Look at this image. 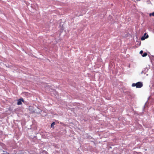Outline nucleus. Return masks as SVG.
<instances>
[{
	"label": "nucleus",
	"mask_w": 154,
	"mask_h": 154,
	"mask_svg": "<svg viewBox=\"0 0 154 154\" xmlns=\"http://www.w3.org/2000/svg\"><path fill=\"white\" fill-rule=\"evenodd\" d=\"M6 149L5 145L2 143H0V154H4L7 152L6 151H4L3 149Z\"/></svg>",
	"instance_id": "obj_1"
},
{
	"label": "nucleus",
	"mask_w": 154,
	"mask_h": 154,
	"mask_svg": "<svg viewBox=\"0 0 154 154\" xmlns=\"http://www.w3.org/2000/svg\"><path fill=\"white\" fill-rule=\"evenodd\" d=\"M143 86V83L141 82H138L136 83H133L132 85V87L136 86L137 88H140Z\"/></svg>",
	"instance_id": "obj_2"
},
{
	"label": "nucleus",
	"mask_w": 154,
	"mask_h": 154,
	"mask_svg": "<svg viewBox=\"0 0 154 154\" xmlns=\"http://www.w3.org/2000/svg\"><path fill=\"white\" fill-rule=\"evenodd\" d=\"M148 37V35H147L146 33H145L144 34L143 36L141 37V39L142 40H143L147 38Z\"/></svg>",
	"instance_id": "obj_3"
},
{
	"label": "nucleus",
	"mask_w": 154,
	"mask_h": 154,
	"mask_svg": "<svg viewBox=\"0 0 154 154\" xmlns=\"http://www.w3.org/2000/svg\"><path fill=\"white\" fill-rule=\"evenodd\" d=\"M22 101H23V99H20L18 100L17 101V104L18 105H21L22 104Z\"/></svg>",
	"instance_id": "obj_4"
},
{
	"label": "nucleus",
	"mask_w": 154,
	"mask_h": 154,
	"mask_svg": "<svg viewBox=\"0 0 154 154\" xmlns=\"http://www.w3.org/2000/svg\"><path fill=\"white\" fill-rule=\"evenodd\" d=\"M55 125V122H53L51 125V127L53 128H54V125Z\"/></svg>",
	"instance_id": "obj_5"
},
{
	"label": "nucleus",
	"mask_w": 154,
	"mask_h": 154,
	"mask_svg": "<svg viewBox=\"0 0 154 154\" xmlns=\"http://www.w3.org/2000/svg\"><path fill=\"white\" fill-rule=\"evenodd\" d=\"M147 55V53H145L142 55V56L143 57H146V56Z\"/></svg>",
	"instance_id": "obj_6"
},
{
	"label": "nucleus",
	"mask_w": 154,
	"mask_h": 154,
	"mask_svg": "<svg viewBox=\"0 0 154 154\" xmlns=\"http://www.w3.org/2000/svg\"><path fill=\"white\" fill-rule=\"evenodd\" d=\"M149 15L150 16H154V12H153L152 13H150L149 14Z\"/></svg>",
	"instance_id": "obj_7"
},
{
	"label": "nucleus",
	"mask_w": 154,
	"mask_h": 154,
	"mask_svg": "<svg viewBox=\"0 0 154 154\" xmlns=\"http://www.w3.org/2000/svg\"><path fill=\"white\" fill-rule=\"evenodd\" d=\"M143 53V51H141L140 52V53L141 54H142Z\"/></svg>",
	"instance_id": "obj_8"
},
{
	"label": "nucleus",
	"mask_w": 154,
	"mask_h": 154,
	"mask_svg": "<svg viewBox=\"0 0 154 154\" xmlns=\"http://www.w3.org/2000/svg\"><path fill=\"white\" fill-rule=\"evenodd\" d=\"M137 0V1H140V0Z\"/></svg>",
	"instance_id": "obj_9"
}]
</instances>
